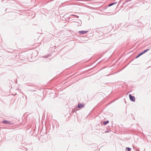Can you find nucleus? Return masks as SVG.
I'll list each match as a JSON object with an SVG mask.
<instances>
[{
    "instance_id": "1",
    "label": "nucleus",
    "mask_w": 151,
    "mask_h": 151,
    "mask_svg": "<svg viewBox=\"0 0 151 151\" xmlns=\"http://www.w3.org/2000/svg\"><path fill=\"white\" fill-rule=\"evenodd\" d=\"M39 137L40 138L42 139L43 141L45 140L48 138L47 134L46 132L45 133L43 132H41Z\"/></svg>"
},
{
    "instance_id": "2",
    "label": "nucleus",
    "mask_w": 151,
    "mask_h": 151,
    "mask_svg": "<svg viewBox=\"0 0 151 151\" xmlns=\"http://www.w3.org/2000/svg\"><path fill=\"white\" fill-rule=\"evenodd\" d=\"M129 96L130 101L132 102H134L135 101V96H132L131 94H129Z\"/></svg>"
},
{
    "instance_id": "3",
    "label": "nucleus",
    "mask_w": 151,
    "mask_h": 151,
    "mask_svg": "<svg viewBox=\"0 0 151 151\" xmlns=\"http://www.w3.org/2000/svg\"><path fill=\"white\" fill-rule=\"evenodd\" d=\"M2 123L5 124H9L10 125L12 124V122H10L8 120H4L2 121Z\"/></svg>"
},
{
    "instance_id": "4",
    "label": "nucleus",
    "mask_w": 151,
    "mask_h": 151,
    "mask_svg": "<svg viewBox=\"0 0 151 151\" xmlns=\"http://www.w3.org/2000/svg\"><path fill=\"white\" fill-rule=\"evenodd\" d=\"M85 104H84L83 103H82V104H81L80 103H79L77 105L78 107V108L81 109V108L84 107H85Z\"/></svg>"
},
{
    "instance_id": "5",
    "label": "nucleus",
    "mask_w": 151,
    "mask_h": 151,
    "mask_svg": "<svg viewBox=\"0 0 151 151\" xmlns=\"http://www.w3.org/2000/svg\"><path fill=\"white\" fill-rule=\"evenodd\" d=\"M88 31L81 30L78 31V33L81 35H83L86 34L88 32Z\"/></svg>"
},
{
    "instance_id": "6",
    "label": "nucleus",
    "mask_w": 151,
    "mask_h": 151,
    "mask_svg": "<svg viewBox=\"0 0 151 151\" xmlns=\"http://www.w3.org/2000/svg\"><path fill=\"white\" fill-rule=\"evenodd\" d=\"M78 106H76L75 107H74L73 108H72L73 111L74 112H76L79 109H78Z\"/></svg>"
},
{
    "instance_id": "7",
    "label": "nucleus",
    "mask_w": 151,
    "mask_h": 151,
    "mask_svg": "<svg viewBox=\"0 0 151 151\" xmlns=\"http://www.w3.org/2000/svg\"><path fill=\"white\" fill-rule=\"evenodd\" d=\"M117 3V2H113V3H111L109 4L108 5V6L109 7V6H111L114 4H116Z\"/></svg>"
},
{
    "instance_id": "8",
    "label": "nucleus",
    "mask_w": 151,
    "mask_h": 151,
    "mask_svg": "<svg viewBox=\"0 0 151 151\" xmlns=\"http://www.w3.org/2000/svg\"><path fill=\"white\" fill-rule=\"evenodd\" d=\"M109 122V121L108 120H107V121H104L103 122V124L104 125H106Z\"/></svg>"
},
{
    "instance_id": "9",
    "label": "nucleus",
    "mask_w": 151,
    "mask_h": 151,
    "mask_svg": "<svg viewBox=\"0 0 151 151\" xmlns=\"http://www.w3.org/2000/svg\"><path fill=\"white\" fill-rule=\"evenodd\" d=\"M150 50V49L148 48V49L145 50H143L142 51L143 52V53L144 54V53H145L146 52H147L148 51H149Z\"/></svg>"
},
{
    "instance_id": "10",
    "label": "nucleus",
    "mask_w": 151,
    "mask_h": 151,
    "mask_svg": "<svg viewBox=\"0 0 151 151\" xmlns=\"http://www.w3.org/2000/svg\"><path fill=\"white\" fill-rule=\"evenodd\" d=\"M132 0H125V1L123 3V5H124L125 4H126V3L128 2L131 1Z\"/></svg>"
},
{
    "instance_id": "11",
    "label": "nucleus",
    "mask_w": 151,
    "mask_h": 151,
    "mask_svg": "<svg viewBox=\"0 0 151 151\" xmlns=\"http://www.w3.org/2000/svg\"><path fill=\"white\" fill-rule=\"evenodd\" d=\"M126 150H127L128 151H131V149L129 147H126Z\"/></svg>"
},
{
    "instance_id": "12",
    "label": "nucleus",
    "mask_w": 151,
    "mask_h": 151,
    "mask_svg": "<svg viewBox=\"0 0 151 151\" xmlns=\"http://www.w3.org/2000/svg\"><path fill=\"white\" fill-rule=\"evenodd\" d=\"M49 56H50V55H45L44 56L42 57L43 58H48Z\"/></svg>"
},
{
    "instance_id": "13",
    "label": "nucleus",
    "mask_w": 151,
    "mask_h": 151,
    "mask_svg": "<svg viewBox=\"0 0 151 151\" xmlns=\"http://www.w3.org/2000/svg\"><path fill=\"white\" fill-rule=\"evenodd\" d=\"M70 16L75 17H76L77 18H78L79 17L78 16L76 15H74V14H71Z\"/></svg>"
},
{
    "instance_id": "14",
    "label": "nucleus",
    "mask_w": 151,
    "mask_h": 151,
    "mask_svg": "<svg viewBox=\"0 0 151 151\" xmlns=\"http://www.w3.org/2000/svg\"><path fill=\"white\" fill-rule=\"evenodd\" d=\"M141 55V54L139 53L135 58V59H137V58H138V57H139Z\"/></svg>"
},
{
    "instance_id": "15",
    "label": "nucleus",
    "mask_w": 151,
    "mask_h": 151,
    "mask_svg": "<svg viewBox=\"0 0 151 151\" xmlns=\"http://www.w3.org/2000/svg\"><path fill=\"white\" fill-rule=\"evenodd\" d=\"M111 131V130H106V131L105 132V133H108L109 132Z\"/></svg>"
},
{
    "instance_id": "16",
    "label": "nucleus",
    "mask_w": 151,
    "mask_h": 151,
    "mask_svg": "<svg viewBox=\"0 0 151 151\" xmlns=\"http://www.w3.org/2000/svg\"><path fill=\"white\" fill-rule=\"evenodd\" d=\"M140 53L141 54V55L144 54L142 51Z\"/></svg>"
},
{
    "instance_id": "17",
    "label": "nucleus",
    "mask_w": 151,
    "mask_h": 151,
    "mask_svg": "<svg viewBox=\"0 0 151 151\" xmlns=\"http://www.w3.org/2000/svg\"><path fill=\"white\" fill-rule=\"evenodd\" d=\"M93 68H92L91 69H90L88 70V71H90L91 70H92V69H93Z\"/></svg>"
},
{
    "instance_id": "18",
    "label": "nucleus",
    "mask_w": 151,
    "mask_h": 151,
    "mask_svg": "<svg viewBox=\"0 0 151 151\" xmlns=\"http://www.w3.org/2000/svg\"><path fill=\"white\" fill-rule=\"evenodd\" d=\"M16 94H17V93H16V94H15V95H16Z\"/></svg>"
}]
</instances>
